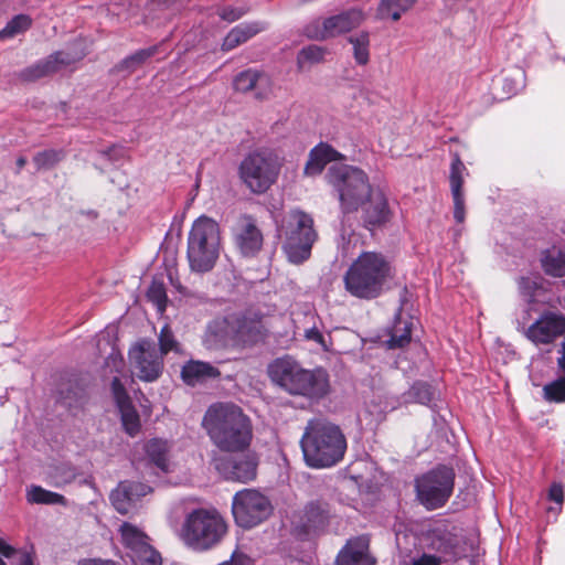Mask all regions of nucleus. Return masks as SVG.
Instances as JSON below:
<instances>
[{"label": "nucleus", "mask_w": 565, "mask_h": 565, "mask_svg": "<svg viewBox=\"0 0 565 565\" xmlns=\"http://www.w3.org/2000/svg\"><path fill=\"white\" fill-rule=\"evenodd\" d=\"M131 366L143 382H154L163 371V356L158 352L154 342L141 339L128 352Z\"/></svg>", "instance_id": "12"}, {"label": "nucleus", "mask_w": 565, "mask_h": 565, "mask_svg": "<svg viewBox=\"0 0 565 565\" xmlns=\"http://www.w3.org/2000/svg\"><path fill=\"white\" fill-rule=\"evenodd\" d=\"M282 159L269 149H258L246 154L238 166V177L254 194L267 192L276 183Z\"/></svg>", "instance_id": "9"}, {"label": "nucleus", "mask_w": 565, "mask_h": 565, "mask_svg": "<svg viewBox=\"0 0 565 565\" xmlns=\"http://www.w3.org/2000/svg\"><path fill=\"white\" fill-rule=\"evenodd\" d=\"M0 565H6V563L3 562V559L0 557Z\"/></svg>", "instance_id": "59"}, {"label": "nucleus", "mask_w": 565, "mask_h": 565, "mask_svg": "<svg viewBox=\"0 0 565 565\" xmlns=\"http://www.w3.org/2000/svg\"><path fill=\"white\" fill-rule=\"evenodd\" d=\"M78 565H116L111 561H103V559H84L78 563Z\"/></svg>", "instance_id": "55"}, {"label": "nucleus", "mask_w": 565, "mask_h": 565, "mask_svg": "<svg viewBox=\"0 0 565 565\" xmlns=\"http://www.w3.org/2000/svg\"><path fill=\"white\" fill-rule=\"evenodd\" d=\"M274 384L295 396L319 401L330 393L329 373L322 367L307 370L289 356L276 359L268 365Z\"/></svg>", "instance_id": "3"}, {"label": "nucleus", "mask_w": 565, "mask_h": 565, "mask_svg": "<svg viewBox=\"0 0 565 565\" xmlns=\"http://www.w3.org/2000/svg\"><path fill=\"white\" fill-rule=\"evenodd\" d=\"M394 277L395 268L385 255L363 252L349 266L343 282L351 296L371 300L381 296Z\"/></svg>", "instance_id": "2"}, {"label": "nucleus", "mask_w": 565, "mask_h": 565, "mask_svg": "<svg viewBox=\"0 0 565 565\" xmlns=\"http://www.w3.org/2000/svg\"><path fill=\"white\" fill-rule=\"evenodd\" d=\"M329 183L338 192L343 213L358 212L364 199L373 191L367 174L360 168L334 164L328 170Z\"/></svg>", "instance_id": "8"}, {"label": "nucleus", "mask_w": 565, "mask_h": 565, "mask_svg": "<svg viewBox=\"0 0 565 565\" xmlns=\"http://www.w3.org/2000/svg\"><path fill=\"white\" fill-rule=\"evenodd\" d=\"M326 50L318 45L303 47L297 56V64L300 70L323 61Z\"/></svg>", "instance_id": "41"}, {"label": "nucleus", "mask_w": 565, "mask_h": 565, "mask_svg": "<svg viewBox=\"0 0 565 565\" xmlns=\"http://www.w3.org/2000/svg\"><path fill=\"white\" fill-rule=\"evenodd\" d=\"M250 559L243 555L233 553L232 558L230 562H225L222 565H249Z\"/></svg>", "instance_id": "52"}, {"label": "nucleus", "mask_w": 565, "mask_h": 565, "mask_svg": "<svg viewBox=\"0 0 565 565\" xmlns=\"http://www.w3.org/2000/svg\"><path fill=\"white\" fill-rule=\"evenodd\" d=\"M63 157L64 154L62 151L46 149L35 153L32 161L36 168V171H42L54 168L63 159Z\"/></svg>", "instance_id": "39"}, {"label": "nucleus", "mask_w": 565, "mask_h": 565, "mask_svg": "<svg viewBox=\"0 0 565 565\" xmlns=\"http://www.w3.org/2000/svg\"><path fill=\"white\" fill-rule=\"evenodd\" d=\"M47 60H53L54 73L58 72L62 67L68 66L76 62V58L66 52H55L51 54Z\"/></svg>", "instance_id": "46"}, {"label": "nucleus", "mask_w": 565, "mask_h": 565, "mask_svg": "<svg viewBox=\"0 0 565 565\" xmlns=\"http://www.w3.org/2000/svg\"><path fill=\"white\" fill-rule=\"evenodd\" d=\"M466 167L458 154L455 156L450 167V189L454 200V218L457 223L465 221V198L462 192L463 172Z\"/></svg>", "instance_id": "23"}, {"label": "nucleus", "mask_w": 565, "mask_h": 565, "mask_svg": "<svg viewBox=\"0 0 565 565\" xmlns=\"http://www.w3.org/2000/svg\"><path fill=\"white\" fill-rule=\"evenodd\" d=\"M220 252V225L211 217L200 216L192 224L188 236L186 257L190 269L199 274L211 271Z\"/></svg>", "instance_id": "6"}, {"label": "nucleus", "mask_w": 565, "mask_h": 565, "mask_svg": "<svg viewBox=\"0 0 565 565\" xmlns=\"http://www.w3.org/2000/svg\"><path fill=\"white\" fill-rule=\"evenodd\" d=\"M548 498H550V500H552L558 504H562L564 501V491H563L562 484L553 483L548 491Z\"/></svg>", "instance_id": "49"}, {"label": "nucleus", "mask_w": 565, "mask_h": 565, "mask_svg": "<svg viewBox=\"0 0 565 565\" xmlns=\"http://www.w3.org/2000/svg\"><path fill=\"white\" fill-rule=\"evenodd\" d=\"M217 327H218V323H217V322H214V323H212V324H210V326H209V328H207V332H206V339L209 340L210 338H212V337H213V338H214V340H213V341H214L215 343H216V342H221V341H223V340H224V337H223V335H221V334H218V332L216 331Z\"/></svg>", "instance_id": "53"}, {"label": "nucleus", "mask_w": 565, "mask_h": 565, "mask_svg": "<svg viewBox=\"0 0 565 565\" xmlns=\"http://www.w3.org/2000/svg\"><path fill=\"white\" fill-rule=\"evenodd\" d=\"M243 11L239 9H233V8H224L220 15L223 20H226L228 22H234L238 20L243 15Z\"/></svg>", "instance_id": "50"}, {"label": "nucleus", "mask_w": 565, "mask_h": 565, "mask_svg": "<svg viewBox=\"0 0 565 565\" xmlns=\"http://www.w3.org/2000/svg\"><path fill=\"white\" fill-rule=\"evenodd\" d=\"M151 492V488L141 482L121 481L110 493V501L120 514L129 513L136 502Z\"/></svg>", "instance_id": "19"}, {"label": "nucleus", "mask_w": 565, "mask_h": 565, "mask_svg": "<svg viewBox=\"0 0 565 565\" xmlns=\"http://www.w3.org/2000/svg\"><path fill=\"white\" fill-rule=\"evenodd\" d=\"M145 449L147 457L156 467L164 472L169 470L170 446L167 440L151 439L146 444Z\"/></svg>", "instance_id": "28"}, {"label": "nucleus", "mask_w": 565, "mask_h": 565, "mask_svg": "<svg viewBox=\"0 0 565 565\" xmlns=\"http://www.w3.org/2000/svg\"><path fill=\"white\" fill-rule=\"evenodd\" d=\"M119 531L122 543L130 551V557L149 543L147 534L131 523H122Z\"/></svg>", "instance_id": "27"}, {"label": "nucleus", "mask_w": 565, "mask_h": 565, "mask_svg": "<svg viewBox=\"0 0 565 565\" xmlns=\"http://www.w3.org/2000/svg\"><path fill=\"white\" fill-rule=\"evenodd\" d=\"M542 266L547 275L565 276V254L555 248L547 250L542 258Z\"/></svg>", "instance_id": "30"}, {"label": "nucleus", "mask_w": 565, "mask_h": 565, "mask_svg": "<svg viewBox=\"0 0 565 565\" xmlns=\"http://www.w3.org/2000/svg\"><path fill=\"white\" fill-rule=\"evenodd\" d=\"M202 427L213 445L223 452H242L253 438L249 417L233 403H214L206 409Z\"/></svg>", "instance_id": "1"}, {"label": "nucleus", "mask_w": 565, "mask_h": 565, "mask_svg": "<svg viewBox=\"0 0 565 565\" xmlns=\"http://www.w3.org/2000/svg\"><path fill=\"white\" fill-rule=\"evenodd\" d=\"M363 20V12L361 10L352 9L327 18L323 21H312L305 28V34L309 39L322 41L350 32L358 28Z\"/></svg>", "instance_id": "13"}, {"label": "nucleus", "mask_w": 565, "mask_h": 565, "mask_svg": "<svg viewBox=\"0 0 565 565\" xmlns=\"http://www.w3.org/2000/svg\"><path fill=\"white\" fill-rule=\"evenodd\" d=\"M300 445L305 462L316 469L335 466L347 450V439L340 427L321 418L308 422Z\"/></svg>", "instance_id": "4"}, {"label": "nucleus", "mask_w": 565, "mask_h": 565, "mask_svg": "<svg viewBox=\"0 0 565 565\" xmlns=\"http://www.w3.org/2000/svg\"><path fill=\"white\" fill-rule=\"evenodd\" d=\"M50 483L54 487H63L76 478L75 468L68 463L52 467L49 471Z\"/></svg>", "instance_id": "36"}, {"label": "nucleus", "mask_w": 565, "mask_h": 565, "mask_svg": "<svg viewBox=\"0 0 565 565\" xmlns=\"http://www.w3.org/2000/svg\"><path fill=\"white\" fill-rule=\"evenodd\" d=\"M20 565H33V562H32L30 555H28V554L23 555Z\"/></svg>", "instance_id": "58"}, {"label": "nucleus", "mask_w": 565, "mask_h": 565, "mask_svg": "<svg viewBox=\"0 0 565 565\" xmlns=\"http://www.w3.org/2000/svg\"><path fill=\"white\" fill-rule=\"evenodd\" d=\"M416 1L417 0H381L377 11L381 18L391 17L394 21H397Z\"/></svg>", "instance_id": "31"}, {"label": "nucleus", "mask_w": 565, "mask_h": 565, "mask_svg": "<svg viewBox=\"0 0 565 565\" xmlns=\"http://www.w3.org/2000/svg\"><path fill=\"white\" fill-rule=\"evenodd\" d=\"M221 376L217 367L209 362L191 360L186 362L181 370V377L186 385L195 386L203 384L209 380Z\"/></svg>", "instance_id": "24"}, {"label": "nucleus", "mask_w": 565, "mask_h": 565, "mask_svg": "<svg viewBox=\"0 0 565 565\" xmlns=\"http://www.w3.org/2000/svg\"><path fill=\"white\" fill-rule=\"evenodd\" d=\"M342 159V154L327 143H320L315 147L310 153L305 173L307 175H316L322 172L326 164Z\"/></svg>", "instance_id": "25"}, {"label": "nucleus", "mask_w": 565, "mask_h": 565, "mask_svg": "<svg viewBox=\"0 0 565 565\" xmlns=\"http://www.w3.org/2000/svg\"><path fill=\"white\" fill-rule=\"evenodd\" d=\"M28 501L36 504H66L65 498L56 492L43 489L40 486H32L28 490Z\"/></svg>", "instance_id": "33"}, {"label": "nucleus", "mask_w": 565, "mask_h": 565, "mask_svg": "<svg viewBox=\"0 0 565 565\" xmlns=\"http://www.w3.org/2000/svg\"><path fill=\"white\" fill-rule=\"evenodd\" d=\"M565 335V316L546 310L525 331V337L535 345L554 343Z\"/></svg>", "instance_id": "15"}, {"label": "nucleus", "mask_w": 565, "mask_h": 565, "mask_svg": "<svg viewBox=\"0 0 565 565\" xmlns=\"http://www.w3.org/2000/svg\"><path fill=\"white\" fill-rule=\"evenodd\" d=\"M32 24V20L26 14H19L12 18L7 25L0 31V40L13 38L25 32Z\"/></svg>", "instance_id": "40"}, {"label": "nucleus", "mask_w": 565, "mask_h": 565, "mask_svg": "<svg viewBox=\"0 0 565 565\" xmlns=\"http://www.w3.org/2000/svg\"><path fill=\"white\" fill-rule=\"evenodd\" d=\"M135 565H162V558L150 543L131 556Z\"/></svg>", "instance_id": "44"}, {"label": "nucleus", "mask_w": 565, "mask_h": 565, "mask_svg": "<svg viewBox=\"0 0 565 565\" xmlns=\"http://www.w3.org/2000/svg\"><path fill=\"white\" fill-rule=\"evenodd\" d=\"M233 86L235 90L241 93L256 90L255 97L258 99H265L268 96L270 81L263 72L246 70L235 76Z\"/></svg>", "instance_id": "22"}, {"label": "nucleus", "mask_w": 565, "mask_h": 565, "mask_svg": "<svg viewBox=\"0 0 565 565\" xmlns=\"http://www.w3.org/2000/svg\"><path fill=\"white\" fill-rule=\"evenodd\" d=\"M411 342V324L407 321L398 320L392 328L387 341L390 349L404 348Z\"/></svg>", "instance_id": "37"}, {"label": "nucleus", "mask_w": 565, "mask_h": 565, "mask_svg": "<svg viewBox=\"0 0 565 565\" xmlns=\"http://www.w3.org/2000/svg\"><path fill=\"white\" fill-rule=\"evenodd\" d=\"M53 63V60L45 58L30 67L24 68L23 71H21L19 76L22 81L34 82L44 76L54 74V68L52 66Z\"/></svg>", "instance_id": "38"}, {"label": "nucleus", "mask_w": 565, "mask_h": 565, "mask_svg": "<svg viewBox=\"0 0 565 565\" xmlns=\"http://www.w3.org/2000/svg\"><path fill=\"white\" fill-rule=\"evenodd\" d=\"M227 533V523L216 509L198 508L186 514L180 530L184 544L194 551H209Z\"/></svg>", "instance_id": "5"}, {"label": "nucleus", "mask_w": 565, "mask_h": 565, "mask_svg": "<svg viewBox=\"0 0 565 565\" xmlns=\"http://www.w3.org/2000/svg\"><path fill=\"white\" fill-rule=\"evenodd\" d=\"M360 209L362 211L361 220L367 230L382 227L393 217L387 195L380 188H374L371 191Z\"/></svg>", "instance_id": "17"}, {"label": "nucleus", "mask_w": 565, "mask_h": 565, "mask_svg": "<svg viewBox=\"0 0 565 565\" xmlns=\"http://www.w3.org/2000/svg\"><path fill=\"white\" fill-rule=\"evenodd\" d=\"M265 29L264 24L255 23H243L232 29L225 36L222 50L231 51L236 46L245 43L247 40L259 33Z\"/></svg>", "instance_id": "26"}, {"label": "nucleus", "mask_w": 565, "mask_h": 565, "mask_svg": "<svg viewBox=\"0 0 565 565\" xmlns=\"http://www.w3.org/2000/svg\"><path fill=\"white\" fill-rule=\"evenodd\" d=\"M349 42L353 45L354 60L360 65H365L370 60V36L367 32H361L349 38Z\"/></svg>", "instance_id": "35"}, {"label": "nucleus", "mask_w": 565, "mask_h": 565, "mask_svg": "<svg viewBox=\"0 0 565 565\" xmlns=\"http://www.w3.org/2000/svg\"><path fill=\"white\" fill-rule=\"evenodd\" d=\"M120 415H121V423L125 431L134 437L140 431V417L136 408L131 403H126L121 406H118Z\"/></svg>", "instance_id": "34"}, {"label": "nucleus", "mask_w": 565, "mask_h": 565, "mask_svg": "<svg viewBox=\"0 0 565 565\" xmlns=\"http://www.w3.org/2000/svg\"><path fill=\"white\" fill-rule=\"evenodd\" d=\"M273 505L269 499L255 489H244L233 497L232 513L236 524L252 529L269 518Z\"/></svg>", "instance_id": "11"}, {"label": "nucleus", "mask_w": 565, "mask_h": 565, "mask_svg": "<svg viewBox=\"0 0 565 565\" xmlns=\"http://www.w3.org/2000/svg\"><path fill=\"white\" fill-rule=\"evenodd\" d=\"M441 558L430 554H423L419 558L415 559L412 565H440Z\"/></svg>", "instance_id": "51"}, {"label": "nucleus", "mask_w": 565, "mask_h": 565, "mask_svg": "<svg viewBox=\"0 0 565 565\" xmlns=\"http://www.w3.org/2000/svg\"><path fill=\"white\" fill-rule=\"evenodd\" d=\"M26 158L21 156L17 159L15 161V166H17V169H15V173L19 174L21 172V170L25 167L26 164Z\"/></svg>", "instance_id": "57"}, {"label": "nucleus", "mask_w": 565, "mask_h": 565, "mask_svg": "<svg viewBox=\"0 0 565 565\" xmlns=\"http://www.w3.org/2000/svg\"><path fill=\"white\" fill-rule=\"evenodd\" d=\"M234 330L239 341L255 344L267 338L269 327L264 315L247 311L235 320Z\"/></svg>", "instance_id": "18"}, {"label": "nucleus", "mask_w": 565, "mask_h": 565, "mask_svg": "<svg viewBox=\"0 0 565 565\" xmlns=\"http://www.w3.org/2000/svg\"><path fill=\"white\" fill-rule=\"evenodd\" d=\"M284 239L282 249L292 264H302L310 255L318 238L312 217L302 211H290L278 230Z\"/></svg>", "instance_id": "7"}, {"label": "nucleus", "mask_w": 565, "mask_h": 565, "mask_svg": "<svg viewBox=\"0 0 565 565\" xmlns=\"http://www.w3.org/2000/svg\"><path fill=\"white\" fill-rule=\"evenodd\" d=\"M178 345L179 343L175 340L171 328L168 324L163 326L159 333L158 352L162 354V356L164 358V355L168 354L170 351H177Z\"/></svg>", "instance_id": "45"}, {"label": "nucleus", "mask_w": 565, "mask_h": 565, "mask_svg": "<svg viewBox=\"0 0 565 565\" xmlns=\"http://www.w3.org/2000/svg\"><path fill=\"white\" fill-rule=\"evenodd\" d=\"M147 298L157 307L158 311L162 313L166 310L168 300L164 284L153 280L148 288Z\"/></svg>", "instance_id": "43"}, {"label": "nucleus", "mask_w": 565, "mask_h": 565, "mask_svg": "<svg viewBox=\"0 0 565 565\" xmlns=\"http://www.w3.org/2000/svg\"><path fill=\"white\" fill-rule=\"evenodd\" d=\"M455 470L440 465L415 480L417 499L428 510H436L446 504L452 494Z\"/></svg>", "instance_id": "10"}, {"label": "nucleus", "mask_w": 565, "mask_h": 565, "mask_svg": "<svg viewBox=\"0 0 565 565\" xmlns=\"http://www.w3.org/2000/svg\"><path fill=\"white\" fill-rule=\"evenodd\" d=\"M111 391L116 399L117 406H121L126 403H131L124 384L118 377L113 379Z\"/></svg>", "instance_id": "47"}, {"label": "nucleus", "mask_w": 565, "mask_h": 565, "mask_svg": "<svg viewBox=\"0 0 565 565\" xmlns=\"http://www.w3.org/2000/svg\"><path fill=\"white\" fill-rule=\"evenodd\" d=\"M335 518L332 504L323 498H316L308 501L300 511L297 530L306 535H320Z\"/></svg>", "instance_id": "14"}, {"label": "nucleus", "mask_w": 565, "mask_h": 565, "mask_svg": "<svg viewBox=\"0 0 565 565\" xmlns=\"http://www.w3.org/2000/svg\"><path fill=\"white\" fill-rule=\"evenodd\" d=\"M305 338L309 341L318 343L322 349H327L324 337L316 327L307 329L305 331Z\"/></svg>", "instance_id": "48"}, {"label": "nucleus", "mask_w": 565, "mask_h": 565, "mask_svg": "<svg viewBox=\"0 0 565 565\" xmlns=\"http://www.w3.org/2000/svg\"><path fill=\"white\" fill-rule=\"evenodd\" d=\"M558 352L561 356L557 359V367L559 373L565 374V339L562 341Z\"/></svg>", "instance_id": "54"}, {"label": "nucleus", "mask_w": 565, "mask_h": 565, "mask_svg": "<svg viewBox=\"0 0 565 565\" xmlns=\"http://www.w3.org/2000/svg\"><path fill=\"white\" fill-rule=\"evenodd\" d=\"M233 237L236 248L244 257L256 256L264 244V236L254 216L241 215L235 224Z\"/></svg>", "instance_id": "16"}, {"label": "nucleus", "mask_w": 565, "mask_h": 565, "mask_svg": "<svg viewBox=\"0 0 565 565\" xmlns=\"http://www.w3.org/2000/svg\"><path fill=\"white\" fill-rule=\"evenodd\" d=\"M0 553L6 557H11L14 554V548L0 540Z\"/></svg>", "instance_id": "56"}, {"label": "nucleus", "mask_w": 565, "mask_h": 565, "mask_svg": "<svg viewBox=\"0 0 565 565\" xmlns=\"http://www.w3.org/2000/svg\"><path fill=\"white\" fill-rule=\"evenodd\" d=\"M158 52V46L153 45L147 49H141L134 54L127 56L122 61H120L115 67L114 72L116 73H125L129 75L134 73L139 66H141L148 58L156 55Z\"/></svg>", "instance_id": "29"}, {"label": "nucleus", "mask_w": 565, "mask_h": 565, "mask_svg": "<svg viewBox=\"0 0 565 565\" xmlns=\"http://www.w3.org/2000/svg\"><path fill=\"white\" fill-rule=\"evenodd\" d=\"M257 465L256 457L247 454L232 461L217 462L216 468L228 480L248 482L256 478Z\"/></svg>", "instance_id": "20"}, {"label": "nucleus", "mask_w": 565, "mask_h": 565, "mask_svg": "<svg viewBox=\"0 0 565 565\" xmlns=\"http://www.w3.org/2000/svg\"><path fill=\"white\" fill-rule=\"evenodd\" d=\"M543 397L550 403L565 402V374L559 373L558 379L544 385Z\"/></svg>", "instance_id": "42"}, {"label": "nucleus", "mask_w": 565, "mask_h": 565, "mask_svg": "<svg viewBox=\"0 0 565 565\" xmlns=\"http://www.w3.org/2000/svg\"><path fill=\"white\" fill-rule=\"evenodd\" d=\"M434 390L426 382H416L412 387L404 393L405 403H419L422 405H428L434 398Z\"/></svg>", "instance_id": "32"}, {"label": "nucleus", "mask_w": 565, "mask_h": 565, "mask_svg": "<svg viewBox=\"0 0 565 565\" xmlns=\"http://www.w3.org/2000/svg\"><path fill=\"white\" fill-rule=\"evenodd\" d=\"M369 546L370 540L366 535L349 540L337 557V565H374Z\"/></svg>", "instance_id": "21"}]
</instances>
